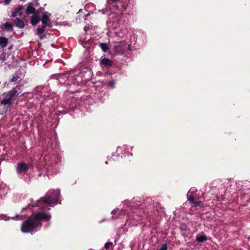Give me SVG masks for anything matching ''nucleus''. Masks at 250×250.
I'll list each match as a JSON object with an SVG mask.
<instances>
[{
	"label": "nucleus",
	"mask_w": 250,
	"mask_h": 250,
	"mask_svg": "<svg viewBox=\"0 0 250 250\" xmlns=\"http://www.w3.org/2000/svg\"><path fill=\"white\" fill-rule=\"evenodd\" d=\"M134 208L131 207L129 213L126 216V219L124 231H127L126 227L136 226L139 224L143 223L145 217L152 216L155 214L156 210L154 209V205L152 198L146 197L144 202L141 201V205L137 206V202L134 204Z\"/></svg>",
	"instance_id": "obj_1"
},
{
	"label": "nucleus",
	"mask_w": 250,
	"mask_h": 250,
	"mask_svg": "<svg viewBox=\"0 0 250 250\" xmlns=\"http://www.w3.org/2000/svg\"><path fill=\"white\" fill-rule=\"evenodd\" d=\"M60 189L49 190L44 197L36 202L31 199V203L23 208L22 212L27 210H30L32 212L38 210L44 211L47 206L54 207L60 203Z\"/></svg>",
	"instance_id": "obj_2"
},
{
	"label": "nucleus",
	"mask_w": 250,
	"mask_h": 250,
	"mask_svg": "<svg viewBox=\"0 0 250 250\" xmlns=\"http://www.w3.org/2000/svg\"><path fill=\"white\" fill-rule=\"evenodd\" d=\"M123 0H106V9H102V13L104 14L108 10L110 13L108 15L107 23L108 26L117 28L125 21L124 14L119 9L122 6Z\"/></svg>",
	"instance_id": "obj_3"
},
{
	"label": "nucleus",
	"mask_w": 250,
	"mask_h": 250,
	"mask_svg": "<svg viewBox=\"0 0 250 250\" xmlns=\"http://www.w3.org/2000/svg\"><path fill=\"white\" fill-rule=\"evenodd\" d=\"M37 212L25 220L21 226V231L24 233L33 234L39 230L42 226V222L49 221L51 215L48 212L38 210Z\"/></svg>",
	"instance_id": "obj_4"
},
{
	"label": "nucleus",
	"mask_w": 250,
	"mask_h": 250,
	"mask_svg": "<svg viewBox=\"0 0 250 250\" xmlns=\"http://www.w3.org/2000/svg\"><path fill=\"white\" fill-rule=\"evenodd\" d=\"M53 77L58 79L59 83L69 84L71 82L79 85L81 82L89 81L92 78V71L87 68L82 70L76 69L66 74H56Z\"/></svg>",
	"instance_id": "obj_5"
},
{
	"label": "nucleus",
	"mask_w": 250,
	"mask_h": 250,
	"mask_svg": "<svg viewBox=\"0 0 250 250\" xmlns=\"http://www.w3.org/2000/svg\"><path fill=\"white\" fill-rule=\"evenodd\" d=\"M60 161L61 156L58 154L49 153L45 155L43 161L37 165L39 170V176L58 173L60 171Z\"/></svg>",
	"instance_id": "obj_6"
},
{
	"label": "nucleus",
	"mask_w": 250,
	"mask_h": 250,
	"mask_svg": "<svg viewBox=\"0 0 250 250\" xmlns=\"http://www.w3.org/2000/svg\"><path fill=\"white\" fill-rule=\"evenodd\" d=\"M137 202V206L141 205V199L139 197L134 198L131 201L125 200L122 202V208H115L111 211L113 219H123L129 213V208H134V204Z\"/></svg>",
	"instance_id": "obj_7"
},
{
	"label": "nucleus",
	"mask_w": 250,
	"mask_h": 250,
	"mask_svg": "<svg viewBox=\"0 0 250 250\" xmlns=\"http://www.w3.org/2000/svg\"><path fill=\"white\" fill-rule=\"evenodd\" d=\"M132 146H129L127 145L119 146L117 147L116 150L114 154L112 155V156L121 157V158L132 156L133 155L132 152Z\"/></svg>",
	"instance_id": "obj_8"
},
{
	"label": "nucleus",
	"mask_w": 250,
	"mask_h": 250,
	"mask_svg": "<svg viewBox=\"0 0 250 250\" xmlns=\"http://www.w3.org/2000/svg\"><path fill=\"white\" fill-rule=\"evenodd\" d=\"M29 168V165L28 164L24 162L18 163L16 167V171L18 176L20 178H22L26 174Z\"/></svg>",
	"instance_id": "obj_9"
},
{
	"label": "nucleus",
	"mask_w": 250,
	"mask_h": 250,
	"mask_svg": "<svg viewBox=\"0 0 250 250\" xmlns=\"http://www.w3.org/2000/svg\"><path fill=\"white\" fill-rule=\"evenodd\" d=\"M197 188L195 187L191 188L187 193V196L188 201L193 204L195 207L199 206L204 201V199L203 200L195 201L194 200L193 194L197 191Z\"/></svg>",
	"instance_id": "obj_10"
},
{
	"label": "nucleus",
	"mask_w": 250,
	"mask_h": 250,
	"mask_svg": "<svg viewBox=\"0 0 250 250\" xmlns=\"http://www.w3.org/2000/svg\"><path fill=\"white\" fill-rule=\"evenodd\" d=\"M127 48V44L124 42H116L113 45L112 50L116 54H123Z\"/></svg>",
	"instance_id": "obj_11"
},
{
	"label": "nucleus",
	"mask_w": 250,
	"mask_h": 250,
	"mask_svg": "<svg viewBox=\"0 0 250 250\" xmlns=\"http://www.w3.org/2000/svg\"><path fill=\"white\" fill-rule=\"evenodd\" d=\"M113 64V62L107 58H101L100 61V64L103 69H107L112 66Z\"/></svg>",
	"instance_id": "obj_12"
},
{
	"label": "nucleus",
	"mask_w": 250,
	"mask_h": 250,
	"mask_svg": "<svg viewBox=\"0 0 250 250\" xmlns=\"http://www.w3.org/2000/svg\"><path fill=\"white\" fill-rule=\"evenodd\" d=\"M50 16V14L48 12H44L42 14V18L41 19L42 23L44 26H49V27H52V25L51 23H48V21H50L49 16Z\"/></svg>",
	"instance_id": "obj_13"
},
{
	"label": "nucleus",
	"mask_w": 250,
	"mask_h": 250,
	"mask_svg": "<svg viewBox=\"0 0 250 250\" xmlns=\"http://www.w3.org/2000/svg\"><path fill=\"white\" fill-rule=\"evenodd\" d=\"M19 94L18 90L15 88H13L8 92L7 96L8 98L10 99L12 101L14 102L18 96Z\"/></svg>",
	"instance_id": "obj_14"
},
{
	"label": "nucleus",
	"mask_w": 250,
	"mask_h": 250,
	"mask_svg": "<svg viewBox=\"0 0 250 250\" xmlns=\"http://www.w3.org/2000/svg\"><path fill=\"white\" fill-rule=\"evenodd\" d=\"M23 9L22 5H19L15 10L12 12L11 16L13 17H21L22 15V11Z\"/></svg>",
	"instance_id": "obj_15"
},
{
	"label": "nucleus",
	"mask_w": 250,
	"mask_h": 250,
	"mask_svg": "<svg viewBox=\"0 0 250 250\" xmlns=\"http://www.w3.org/2000/svg\"><path fill=\"white\" fill-rule=\"evenodd\" d=\"M116 34L121 38H125L127 37L128 31L126 28H123L119 32H116Z\"/></svg>",
	"instance_id": "obj_16"
},
{
	"label": "nucleus",
	"mask_w": 250,
	"mask_h": 250,
	"mask_svg": "<svg viewBox=\"0 0 250 250\" xmlns=\"http://www.w3.org/2000/svg\"><path fill=\"white\" fill-rule=\"evenodd\" d=\"M196 240L198 242H203L207 240V237L203 232H202L196 235Z\"/></svg>",
	"instance_id": "obj_17"
},
{
	"label": "nucleus",
	"mask_w": 250,
	"mask_h": 250,
	"mask_svg": "<svg viewBox=\"0 0 250 250\" xmlns=\"http://www.w3.org/2000/svg\"><path fill=\"white\" fill-rule=\"evenodd\" d=\"M14 23L17 27L20 28H23L25 25L24 22L19 17H17L15 19Z\"/></svg>",
	"instance_id": "obj_18"
},
{
	"label": "nucleus",
	"mask_w": 250,
	"mask_h": 250,
	"mask_svg": "<svg viewBox=\"0 0 250 250\" xmlns=\"http://www.w3.org/2000/svg\"><path fill=\"white\" fill-rule=\"evenodd\" d=\"M75 109V106H65L63 110H58V111L59 112L62 113V114H66L69 112H70L71 110H74Z\"/></svg>",
	"instance_id": "obj_19"
},
{
	"label": "nucleus",
	"mask_w": 250,
	"mask_h": 250,
	"mask_svg": "<svg viewBox=\"0 0 250 250\" xmlns=\"http://www.w3.org/2000/svg\"><path fill=\"white\" fill-rule=\"evenodd\" d=\"M35 11V8L33 6L31 3H30L26 9V13L27 14H34Z\"/></svg>",
	"instance_id": "obj_20"
},
{
	"label": "nucleus",
	"mask_w": 250,
	"mask_h": 250,
	"mask_svg": "<svg viewBox=\"0 0 250 250\" xmlns=\"http://www.w3.org/2000/svg\"><path fill=\"white\" fill-rule=\"evenodd\" d=\"M8 39L3 37H0V46L4 48L7 45Z\"/></svg>",
	"instance_id": "obj_21"
},
{
	"label": "nucleus",
	"mask_w": 250,
	"mask_h": 250,
	"mask_svg": "<svg viewBox=\"0 0 250 250\" xmlns=\"http://www.w3.org/2000/svg\"><path fill=\"white\" fill-rule=\"evenodd\" d=\"M41 21L40 18L37 15H33L31 23L33 25H36Z\"/></svg>",
	"instance_id": "obj_22"
},
{
	"label": "nucleus",
	"mask_w": 250,
	"mask_h": 250,
	"mask_svg": "<svg viewBox=\"0 0 250 250\" xmlns=\"http://www.w3.org/2000/svg\"><path fill=\"white\" fill-rule=\"evenodd\" d=\"M12 102L13 101L8 98L0 100V103L2 105H11Z\"/></svg>",
	"instance_id": "obj_23"
},
{
	"label": "nucleus",
	"mask_w": 250,
	"mask_h": 250,
	"mask_svg": "<svg viewBox=\"0 0 250 250\" xmlns=\"http://www.w3.org/2000/svg\"><path fill=\"white\" fill-rule=\"evenodd\" d=\"M18 216V215H16L14 217H9L6 215H1L0 216V219L3 220L4 221H8L10 219L15 220L17 218Z\"/></svg>",
	"instance_id": "obj_24"
},
{
	"label": "nucleus",
	"mask_w": 250,
	"mask_h": 250,
	"mask_svg": "<svg viewBox=\"0 0 250 250\" xmlns=\"http://www.w3.org/2000/svg\"><path fill=\"white\" fill-rule=\"evenodd\" d=\"M100 46L102 50L104 52H106L108 50V46L106 43H101Z\"/></svg>",
	"instance_id": "obj_25"
},
{
	"label": "nucleus",
	"mask_w": 250,
	"mask_h": 250,
	"mask_svg": "<svg viewBox=\"0 0 250 250\" xmlns=\"http://www.w3.org/2000/svg\"><path fill=\"white\" fill-rule=\"evenodd\" d=\"M3 25H4V28L7 31H10V30H12L13 25H12V23L8 22H6L4 23Z\"/></svg>",
	"instance_id": "obj_26"
},
{
	"label": "nucleus",
	"mask_w": 250,
	"mask_h": 250,
	"mask_svg": "<svg viewBox=\"0 0 250 250\" xmlns=\"http://www.w3.org/2000/svg\"><path fill=\"white\" fill-rule=\"evenodd\" d=\"M45 26L43 25L42 27L38 28V29H37V35H42V34H43L44 33V32H45V29H44Z\"/></svg>",
	"instance_id": "obj_27"
},
{
	"label": "nucleus",
	"mask_w": 250,
	"mask_h": 250,
	"mask_svg": "<svg viewBox=\"0 0 250 250\" xmlns=\"http://www.w3.org/2000/svg\"><path fill=\"white\" fill-rule=\"evenodd\" d=\"M115 85V82L114 80H112L109 82L107 83V85L111 88L113 89L114 88Z\"/></svg>",
	"instance_id": "obj_28"
},
{
	"label": "nucleus",
	"mask_w": 250,
	"mask_h": 250,
	"mask_svg": "<svg viewBox=\"0 0 250 250\" xmlns=\"http://www.w3.org/2000/svg\"><path fill=\"white\" fill-rule=\"evenodd\" d=\"M20 77L17 74H15L13 77L11 79L10 82H14L18 81L20 79Z\"/></svg>",
	"instance_id": "obj_29"
},
{
	"label": "nucleus",
	"mask_w": 250,
	"mask_h": 250,
	"mask_svg": "<svg viewBox=\"0 0 250 250\" xmlns=\"http://www.w3.org/2000/svg\"><path fill=\"white\" fill-rule=\"evenodd\" d=\"M113 245L112 242H106L104 246V248L108 249Z\"/></svg>",
	"instance_id": "obj_30"
},
{
	"label": "nucleus",
	"mask_w": 250,
	"mask_h": 250,
	"mask_svg": "<svg viewBox=\"0 0 250 250\" xmlns=\"http://www.w3.org/2000/svg\"><path fill=\"white\" fill-rule=\"evenodd\" d=\"M180 229L183 231H187L188 230V227L186 225L182 224L180 226Z\"/></svg>",
	"instance_id": "obj_31"
},
{
	"label": "nucleus",
	"mask_w": 250,
	"mask_h": 250,
	"mask_svg": "<svg viewBox=\"0 0 250 250\" xmlns=\"http://www.w3.org/2000/svg\"><path fill=\"white\" fill-rule=\"evenodd\" d=\"M167 244H163L159 250H167Z\"/></svg>",
	"instance_id": "obj_32"
},
{
	"label": "nucleus",
	"mask_w": 250,
	"mask_h": 250,
	"mask_svg": "<svg viewBox=\"0 0 250 250\" xmlns=\"http://www.w3.org/2000/svg\"><path fill=\"white\" fill-rule=\"evenodd\" d=\"M11 1V0H4L3 1V4L5 5H8Z\"/></svg>",
	"instance_id": "obj_33"
},
{
	"label": "nucleus",
	"mask_w": 250,
	"mask_h": 250,
	"mask_svg": "<svg viewBox=\"0 0 250 250\" xmlns=\"http://www.w3.org/2000/svg\"><path fill=\"white\" fill-rule=\"evenodd\" d=\"M46 37V36L45 35H42L40 37V39L41 40H42L44 38H45Z\"/></svg>",
	"instance_id": "obj_34"
},
{
	"label": "nucleus",
	"mask_w": 250,
	"mask_h": 250,
	"mask_svg": "<svg viewBox=\"0 0 250 250\" xmlns=\"http://www.w3.org/2000/svg\"><path fill=\"white\" fill-rule=\"evenodd\" d=\"M104 99H103V98L100 99L99 101L100 102H103L104 101Z\"/></svg>",
	"instance_id": "obj_35"
},
{
	"label": "nucleus",
	"mask_w": 250,
	"mask_h": 250,
	"mask_svg": "<svg viewBox=\"0 0 250 250\" xmlns=\"http://www.w3.org/2000/svg\"><path fill=\"white\" fill-rule=\"evenodd\" d=\"M123 9H124V10L125 9V6H123Z\"/></svg>",
	"instance_id": "obj_36"
},
{
	"label": "nucleus",
	"mask_w": 250,
	"mask_h": 250,
	"mask_svg": "<svg viewBox=\"0 0 250 250\" xmlns=\"http://www.w3.org/2000/svg\"><path fill=\"white\" fill-rule=\"evenodd\" d=\"M2 2H3L2 0H0V3H1Z\"/></svg>",
	"instance_id": "obj_37"
},
{
	"label": "nucleus",
	"mask_w": 250,
	"mask_h": 250,
	"mask_svg": "<svg viewBox=\"0 0 250 250\" xmlns=\"http://www.w3.org/2000/svg\"><path fill=\"white\" fill-rule=\"evenodd\" d=\"M49 226V225L45 226V229H46Z\"/></svg>",
	"instance_id": "obj_38"
},
{
	"label": "nucleus",
	"mask_w": 250,
	"mask_h": 250,
	"mask_svg": "<svg viewBox=\"0 0 250 250\" xmlns=\"http://www.w3.org/2000/svg\"><path fill=\"white\" fill-rule=\"evenodd\" d=\"M84 30H85V31H86V27H85L84 28Z\"/></svg>",
	"instance_id": "obj_39"
},
{
	"label": "nucleus",
	"mask_w": 250,
	"mask_h": 250,
	"mask_svg": "<svg viewBox=\"0 0 250 250\" xmlns=\"http://www.w3.org/2000/svg\"><path fill=\"white\" fill-rule=\"evenodd\" d=\"M93 250V249H89V250Z\"/></svg>",
	"instance_id": "obj_40"
}]
</instances>
